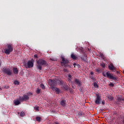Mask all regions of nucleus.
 Listing matches in <instances>:
<instances>
[{"instance_id":"f257e3e1","label":"nucleus","mask_w":124,"mask_h":124,"mask_svg":"<svg viewBox=\"0 0 124 124\" xmlns=\"http://www.w3.org/2000/svg\"><path fill=\"white\" fill-rule=\"evenodd\" d=\"M37 68L39 70H42V66L47 65V62L43 59H39L38 60H36Z\"/></svg>"},{"instance_id":"f03ea898","label":"nucleus","mask_w":124,"mask_h":124,"mask_svg":"<svg viewBox=\"0 0 124 124\" xmlns=\"http://www.w3.org/2000/svg\"><path fill=\"white\" fill-rule=\"evenodd\" d=\"M74 83L75 85H76L80 91V92H82L83 91V88H82V81L79 78H75L74 80Z\"/></svg>"},{"instance_id":"7ed1b4c3","label":"nucleus","mask_w":124,"mask_h":124,"mask_svg":"<svg viewBox=\"0 0 124 124\" xmlns=\"http://www.w3.org/2000/svg\"><path fill=\"white\" fill-rule=\"evenodd\" d=\"M102 74L103 76H104V77H107V78H108V79H110L111 80H114V81H117V78L114 77V76H113V74H111L109 73V72H107L106 75H105V73H104V72H102Z\"/></svg>"},{"instance_id":"20e7f679","label":"nucleus","mask_w":124,"mask_h":124,"mask_svg":"<svg viewBox=\"0 0 124 124\" xmlns=\"http://www.w3.org/2000/svg\"><path fill=\"white\" fill-rule=\"evenodd\" d=\"M4 52L6 55H9L11 52L13 51V47H12V44H7V48L4 49Z\"/></svg>"},{"instance_id":"39448f33","label":"nucleus","mask_w":124,"mask_h":124,"mask_svg":"<svg viewBox=\"0 0 124 124\" xmlns=\"http://www.w3.org/2000/svg\"><path fill=\"white\" fill-rule=\"evenodd\" d=\"M61 59L62 60V62H61L62 64L64 65V67H69V65H68L69 61L62 57H61Z\"/></svg>"},{"instance_id":"423d86ee","label":"nucleus","mask_w":124,"mask_h":124,"mask_svg":"<svg viewBox=\"0 0 124 124\" xmlns=\"http://www.w3.org/2000/svg\"><path fill=\"white\" fill-rule=\"evenodd\" d=\"M96 95V99L95 101V104H97L98 105H99L100 104V101L101 100V97H100V95H99V93H95Z\"/></svg>"},{"instance_id":"0eeeda50","label":"nucleus","mask_w":124,"mask_h":124,"mask_svg":"<svg viewBox=\"0 0 124 124\" xmlns=\"http://www.w3.org/2000/svg\"><path fill=\"white\" fill-rule=\"evenodd\" d=\"M2 71L3 73H5V74L9 75V76H10V75H12L13 74V73L10 70V69L8 68H5V67L3 68Z\"/></svg>"},{"instance_id":"6e6552de","label":"nucleus","mask_w":124,"mask_h":124,"mask_svg":"<svg viewBox=\"0 0 124 124\" xmlns=\"http://www.w3.org/2000/svg\"><path fill=\"white\" fill-rule=\"evenodd\" d=\"M33 59L29 61L27 63L25 64V67L26 68H32L33 67Z\"/></svg>"},{"instance_id":"1a4fd4ad","label":"nucleus","mask_w":124,"mask_h":124,"mask_svg":"<svg viewBox=\"0 0 124 124\" xmlns=\"http://www.w3.org/2000/svg\"><path fill=\"white\" fill-rule=\"evenodd\" d=\"M116 103L117 104H120L122 105V104H124V98H123L122 96H118L116 99Z\"/></svg>"},{"instance_id":"9d476101","label":"nucleus","mask_w":124,"mask_h":124,"mask_svg":"<svg viewBox=\"0 0 124 124\" xmlns=\"http://www.w3.org/2000/svg\"><path fill=\"white\" fill-rule=\"evenodd\" d=\"M48 85L50 86L51 88L57 86V81L55 80L49 79L48 80Z\"/></svg>"},{"instance_id":"9b49d317","label":"nucleus","mask_w":124,"mask_h":124,"mask_svg":"<svg viewBox=\"0 0 124 124\" xmlns=\"http://www.w3.org/2000/svg\"><path fill=\"white\" fill-rule=\"evenodd\" d=\"M60 85H61V86H62V87H63V89H64V90H65L66 91L68 90V86H67V85L65 83H64V81H63L62 80H60Z\"/></svg>"},{"instance_id":"f8f14e48","label":"nucleus","mask_w":124,"mask_h":124,"mask_svg":"<svg viewBox=\"0 0 124 124\" xmlns=\"http://www.w3.org/2000/svg\"><path fill=\"white\" fill-rule=\"evenodd\" d=\"M29 96L26 94L23 95L22 97H19V100L22 102L23 101H26V100H28L29 99Z\"/></svg>"},{"instance_id":"ddd939ff","label":"nucleus","mask_w":124,"mask_h":124,"mask_svg":"<svg viewBox=\"0 0 124 124\" xmlns=\"http://www.w3.org/2000/svg\"><path fill=\"white\" fill-rule=\"evenodd\" d=\"M51 89H52V90L53 91H55V92H56L57 93L59 94L60 93V92H61V90H60V89H59V88H56L55 86H52L51 87Z\"/></svg>"},{"instance_id":"4468645a","label":"nucleus","mask_w":124,"mask_h":124,"mask_svg":"<svg viewBox=\"0 0 124 124\" xmlns=\"http://www.w3.org/2000/svg\"><path fill=\"white\" fill-rule=\"evenodd\" d=\"M60 104L62 107H65L66 106V100L64 99L62 100L60 102Z\"/></svg>"},{"instance_id":"2eb2a0df","label":"nucleus","mask_w":124,"mask_h":124,"mask_svg":"<svg viewBox=\"0 0 124 124\" xmlns=\"http://www.w3.org/2000/svg\"><path fill=\"white\" fill-rule=\"evenodd\" d=\"M108 69L109 70H111V71H113L114 69H115V67L113 63H111L109 65H108Z\"/></svg>"},{"instance_id":"dca6fc26","label":"nucleus","mask_w":124,"mask_h":124,"mask_svg":"<svg viewBox=\"0 0 124 124\" xmlns=\"http://www.w3.org/2000/svg\"><path fill=\"white\" fill-rule=\"evenodd\" d=\"M71 58L73 60H74V61H76V60H77L78 59V58L77 57V56L76 55V54H74V53H72L71 55Z\"/></svg>"},{"instance_id":"f3484780","label":"nucleus","mask_w":124,"mask_h":124,"mask_svg":"<svg viewBox=\"0 0 124 124\" xmlns=\"http://www.w3.org/2000/svg\"><path fill=\"white\" fill-rule=\"evenodd\" d=\"M13 71L14 73V74H18V73H19V70H18V68H16V67H14L13 68Z\"/></svg>"},{"instance_id":"a211bd4d","label":"nucleus","mask_w":124,"mask_h":124,"mask_svg":"<svg viewBox=\"0 0 124 124\" xmlns=\"http://www.w3.org/2000/svg\"><path fill=\"white\" fill-rule=\"evenodd\" d=\"M108 98L109 101H112V100L114 99V97H113V96L111 95H108Z\"/></svg>"},{"instance_id":"6ab92c4d","label":"nucleus","mask_w":124,"mask_h":124,"mask_svg":"<svg viewBox=\"0 0 124 124\" xmlns=\"http://www.w3.org/2000/svg\"><path fill=\"white\" fill-rule=\"evenodd\" d=\"M14 103L16 106H17V105H19L21 103V102L19 100H16L14 102Z\"/></svg>"},{"instance_id":"aec40b11","label":"nucleus","mask_w":124,"mask_h":124,"mask_svg":"<svg viewBox=\"0 0 124 124\" xmlns=\"http://www.w3.org/2000/svg\"><path fill=\"white\" fill-rule=\"evenodd\" d=\"M82 61L83 62H88V59H87V57H80Z\"/></svg>"},{"instance_id":"412c9836","label":"nucleus","mask_w":124,"mask_h":124,"mask_svg":"<svg viewBox=\"0 0 124 124\" xmlns=\"http://www.w3.org/2000/svg\"><path fill=\"white\" fill-rule=\"evenodd\" d=\"M14 84H15V85H16V86H19V85H20V82L18 81V80H15L14 81Z\"/></svg>"},{"instance_id":"4be33fe9","label":"nucleus","mask_w":124,"mask_h":124,"mask_svg":"<svg viewBox=\"0 0 124 124\" xmlns=\"http://www.w3.org/2000/svg\"><path fill=\"white\" fill-rule=\"evenodd\" d=\"M41 92V89H40L39 88H37V90H36L35 93H37V94H39V93H40Z\"/></svg>"},{"instance_id":"5701e85b","label":"nucleus","mask_w":124,"mask_h":124,"mask_svg":"<svg viewBox=\"0 0 124 124\" xmlns=\"http://www.w3.org/2000/svg\"><path fill=\"white\" fill-rule=\"evenodd\" d=\"M40 88H41V89L42 90H45V86H44V84H43V83H41L40 85Z\"/></svg>"},{"instance_id":"b1692460","label":"nucleus","mask_w":124,"mask_h":124,"mask_svg":"<svg viewBox=\"0 0 124 124\" xmlns=\"http://www.w3.org/2000/svg\"><path fill=\"white\" fill-rule=\"evenodd\" d=\"M93 86L94 87V88H96V89H98V87H99L97 83H96V82H94L93 83Z\"/></svg>"},{"instance_id":"393cba45","label":"nucleus","mask_w":124,"mask_h":124,"mask_svg":"<svg viewBox=\"0 0 124 124\" xmlns=\"http://www.w3.org/2000/svg\"><path fill=\"white\" fill-rule=\"evenodd\" d=\"M36 121H37V122H40V121H41V117H37L36 118Z\"/></svg>"},{"instance_id":"a878e982","label":"nucleus","mask_w":124,"mask_h":124,"mask_svg":"<svg viewBox=\"0 0 124 124\" xmlns=\"http://www.w3.org/2000/svg\"><path fill=\"white\" fill-rule=\"evenodd\" d=\"M20 117H24V116H25V112H24V111H21L20 113Z\"/></svg>"},{"instance_id":"bb28decb","label":"nucleus","mask_w":124,"mask_h":124,"mask_svg":"<svg viewBox=\"0 0 124 124\" xmlns=\"http://www.w3.org/2000/svg\"><path fill=\"white\" fill-rule=\"evenodd\" d=\"M34 109H35L36 111H39V107L36 106L34 108Z\"/></svg>"},{"instance_id":"cd10ccee","label":"nucleus","mask_w":124,"mask_h":124,"mask_svg":"<svg viewBox=\"0 0 124 124\" xmlns=\"http://www.w3.org/2000/svg\"><path fill=\"white\" fill-rule=\"evenodd\" d=\"M78 115L79 117H81V116H83V115H84V113H83L82 112H79L78 113Z\"/></svg>"},{"instance_id":"c85d7f7f","label":"nucleus","mask_w":124,"mask_h":124,"mask_svg":"<svg viewBox=\"0 0 124 124\" xmlns=\"http://www.w3.org/2000/svg\"><path fill=\"white\" fill-rule=\"evenodd\" d=\"M101 66H102V67H103V68H105V63H101Z\"/></svg>"},{"instance_id":"c756f323","label":"nucleus","mask_w":124,"mask_h":124,"mask_svg":"<svg viewBox=\"0 0 124 124\" xmlns=\"http://www.w3.org/2000/svg\"><path fill=\"white\" fill-rule=\"evenodd\" d=\"M72 78V76L71 75L69 74L68 75V79H71Z\"/></svg>"},{"instance_id":"7c9ffc66","label":"nucleus","mask_w":124,"mask_h":124,"mask_svg":"<svg viewBox=\"0 0 124 124\" xmlns=\"http://www.w3.org/2000/svg\"><path fill=\"white\" fill-rule=\"evenodd\" d=\"M109 87H114V85L113 83H112L111 82H110L109 84Z\"/></svg>"},{"instance_id":"2f4dec72","label":"nucleus","mask_w":124,"mask_h":124,"mask_svg":"<svg viewBox=\"0 0 124 124\" xmlns=\"http://www.w3.org/2000/svg\"><path fill=\"white\" fill-rule=\"evenodd\" d=\"M100 56L102 59H104V55H103V54L100 53Z\"/></svg>"},{"instance_id":"473e14b6","label":"nucleus","mask_w":124,"mask_h":124,"mask_svg":"<svg viewBox=\"0 0 124 124\" xmlns=\"http://www.w3.org/2000/svg\"><path fill=\"white\" fill-rule=\"evenodd\" d=\"M34 59H38V56H37V54L34 55Z\"/></svg>"},{"instance_id":"72a5a7b5","label":"nucleus","mask_w":124,"mask_h":124,"mask_svg":"<svg viewBox=\"0 0 124 124\" xmlns=\"http://www.w3.org/2000/svg\"><path fill=\"white\" fill-rule=\"evenodd\" d=\"M27 94L28 95H32V93H31V92H28V93H27Z\"/></svg>"},{"instance_id":"f704fd0d","label":"nucleus","mask_w":124,"mask_h":124,"mask_svg":"<svg viewBox=\"0 0 124 124\" xmlns=\"http://www.w3.org/2000/svg\"><path fill=\"white\" fill-rule=\"evenodd\" d=\"M68 81L69 82V83H72V80H71V78H68Z\"/></svg>"},{"instance_id":"c9c22d12","label":"nucleus","mask_w":124,"mask_h":124,"mask_svg":"<svg viewBox=\"0 0 124 124\" xmlns=\"http://www.w3.org/2000/svg\"><path fill=\"white\" fill-rule=\"evenodd\" d=\"M50 60L52 61V62H55V61H56V59L54 58H50Z\"/></svg>"},{"instance_id":"e433bc0d","label":"nucleus","mask_w":124,"mask_h":124,"mask_svg":"<svg viewBox=\"0 0 124 124\" xmlns=\"http://www.w3.org/2000/svg\"><path fill=\"white\" fill-rule=\"evenodd\" d=\"M64 72H68V71L67 70V69H63Z\"/></svg>"},{"instance_id":"4c0bfd02","label":"nucleus","mask_w":124,"mask_h":124,"mask_svg":"<svg viewBox=\"0 0 124 124\" xmlns=\"http://www.w3.org/2000/svg\"><path fill=\"white\" fill-rule=\"evenodd\" d=\"M102 104L103 105H104L105 104V101H104V100L102 101Z\"/></svg>"},{"instance_id":"58836bf2","label":"nucleus","mask_w":124,"mask_h":124,"mask_svg":"<svg viewBox=\"0 0 124 124\" xmlns=\"http://www.w3.org/2000/svg\"><path fill=\"white\" fill-rule=\"evenodd\" d=\"M73 65H74V67H76L75 66L76 65V63H74Z\"/></svg>"},{"instance_id":"ea45409f","label":"nucleus","mask_w":124,"mask_h":124,"mask_svg":"<svg viewBox=\"0 0 124 124\" xmlns=\"http://www.w3.org/2000/svg\"><path fill=\"white\" fill-rule=\"evenodd\" d=\"M100 70L99 69H97L96 72H100Z\"/></svg>"},{"instance_id":"a19ab883","label":"nucleus","mask_w":124,"mask_h":124,"mask_svg":"<svg viewBox=\"0 0 124 124\" xmlns=\"http://www.w3.org/2000/svg\"><path fill=\"white\" fill-rule=\"evenodd\" d=\"M90 74H91V75H93V72H91Z\"/></svg>"},{"instance_id":"79ce46f5","label":"nucleus","mask_w":124,"mask_h":124,"mask_svg":"<svg viewBox=\"0 0 124 124\" xmlns=\"http://www.w3.org/2000/svg\"><path fill=\"white\" fill-rule=\"evenodd\" d=\"M3 88H4V89H7V88H6V86H4Z\"/></svg>"},{"instance_id":"37998d69","label":"nucleus","mask_w":124,"mask_h":124,"mask_svg":"<svg viewBox=\"0 0 124 124\" xmlns=\"http://www.w3.org/2000/svg\"><path fill=\"white\" fill-rule=\"evenodd\" d=\"M55 124H60V123H59V122H56Z\"/></svg>"},{"instance_id":"c03bdc74","label":"nucleus","mask_w":124,"mask_h":124,"mask_svg":"<svg viewBox=\"0 0 124 124\" xmlns=\"http://www.w3.org/2000/svg\"><path fill=\"white\" fill-rule=\"evenodd\" d=\"M72 87L73 88V89H75V87H74V86H72Z\"/></svg>"},{"instance_id":"a18cd8bd","label":"nucleus","mask_w":124,"mask_h":124,"mask_svg":"<svg viewBox=\"0 0 124 124\" xmlns=\"http://www.w3.org/2000/svg\"><path fill=\"white\" fill-rule=\"evenodd\" d=\"M117 74H119V73H120V72H119V71H117Z\"/></svg>"},{"instance_id":"49530a36","label":"nucleus","mask_w":124,"mask_h":124,"mask_svg":"<svg viewBox=\"0 0 124 124\" xmlns=\"http://www.w3.org/2000/svg\"><path fill=\"white\" fill-rule=\"evenodd\" d=\"M0 65H1V62L0 61Z\"/></svg>"},{"instance_id":"de8ad7c7","label":"nucleus","mask_w":124,"mask_h":124,"mask_svg":"<svg viewBox=\"0 0 124 124\" xmlns=\"http://www.w3.org/2000/svg\"><path fill=\"white\" fill-rule=\"evenodd\" d=\"M20 112L17 113L18 115L20 114Z\"/></svg>"},{"instance_id":"09e8293b","label":"nucleus","mask_w":124,"mask_h":124,"mask_svg":"<svg viewBox=\"0 0 124 124\" xmlns=\"http://www.w3.org/2000/svg\"><path fill=\"white\" fill-rule=\"evenodd\" d=\"M0 91H1V88H0Z\"/></svg>"}]
</instances>
